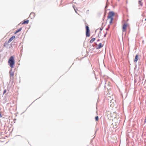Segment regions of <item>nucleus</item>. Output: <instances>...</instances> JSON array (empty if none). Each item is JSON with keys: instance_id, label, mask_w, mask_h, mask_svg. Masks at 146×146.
<instances>
[{"instance_id": "nucleus-6", "label": "nucleus", "mask_w": 146, "mask_h": 146, "mask_svg": "<svg viewBox=\"0 0 146 146\" xmlns=\"http://www.w3.org/2000/svg\"><path fill=\"white\" fill-rule=\"evenodd\" d=\"M10 77L11 78L13 79L14 72L13 71L12 69H11L9 72Z\"/></svg>"}, {"instance_id": "nucleus-1", "label": "nucleus", "mask_w": 146, "mask_h": 146, "mask_svg": "<svg viewBox=\"0 0 146 146\" xmlns=\"http://www.w3.org/2000/svg\"><path fill=\"white\" fill-rule=\"evenodd\" d=\"M115 15L114 13L112 11H110L108 13L107 20V22H109L110 25L111 24L113 20V17Z\"/></svg>"}, {"instance_id": "nucleus-20", "label": "nucleus", "mask_w": 146, "mask_h": 146, "mask_svg": "<svg viewBox=\"0 0 146 146\" xmlns=\"http://www.w3.org/2000/svg\"><path fill=\"white\" fill-rule=\"evenodd\" d=\"M100 30H101V31H102V29L101 28V29H100Z\"/></svg>"}, {"instance_id": "nucleus-16", "label": "nucleus", "mask_w": 146, "mask_h": 146, "mask_svg": "<svg viewBox=\"0 0 146 146\" xmlns=\"http://www.w3.org/2000/svg\"><path fill=\"white\" fill-rule=\"evenodd\" d=\"M95 120L96 121H97L98 120V116H96L95 117Z\"/></svg>"}, {"instance_id": "nucleus-8", "label": "nucleus", "mask_w": 146, "mask_h": 146, "mask_svg": "<svg viewBox=\"0 0 146 146\" xmlns=\"http://www.w3.org/2000/svg\"><path fill=\"white\" fill-rule=\"evenodd\" d=\"M29 22V20H24L23 22L22 23V25H23V24H24V25L27 24Z\"/></svg>"}, {"instance_id": "nucleus-4", "label": "nucleus", "mask_w": 146, "mask_h": 146, "mask_svg": "<svg viewBox=\"0 0 146 146\" xmlns=\"http://www.w3.org/2000/svg\"><path fill=\"white\" fill-rule=\"evenodd\" d=\"M129 27V25L127 23H125L122 26V31L123 32H126L127 28Z\"/></svg>"}, {"instance_id": "nucleus-3", "label": "nucleus", "mask_w": 146, "mask_h": 146, "mask_svg": "<svg viewBox=\"0 0 146 146\" xmlns=\"http://www.w3.org/2000/svg\"><path fill=\"white\" fill-rule=\"evenodd\" d=\"M116 116L117 113L115 112H110L107 116L108 119L110 120H113V118H116Z\"/></svg>"}, {"instance_id": "nucleus-14", "label": "nucleus", "mask_w": 146, "mask_h": 146, "mask_svg": "<svg viewBox=\"0 0 146 146\" xmlns=\"http://www.w3.org/2000/svg\"><path fill=\"white\" fill-rule=\"evenodd\" d=\"M9 43L8 42H5L4 44V46H6L8 45Z\"/></svg>"}, {"instance_id": "nucleus-22", "label": "nucleus", "mask_w": 146, "mask_h": 146, "mask_svg": "<svg viewBox=\"0 0 146 146\" xmlns=\"http://www.w3.org/2000/svg\"><path fill=\"white\" fill-rule=\"evenodd\" d=\"M145 21H146V18L145 19Z\"/></svg>"}, {"instance_id": "nucleus-5", "label": "nucleus", "mask_w": 146, "mask_h": 146, "mask_svg": "<svg viewBox=\"0 0 146 146\" xmlns=\"http://www.w3.org/2000/svg\"><path fill=\"white\" fill-rule=\"evenodd\" d=\"M86 36L89 37L90 36V33L89 27L88 26H86Z\"/></svg>"}, {"instance_id": "nucleus-17", "label": "nucleus", "mask_w": 146, "mask_h": 146, "mask_svg": "<svg viewBox=\"0 0 146 146\" xmlns=\"http://www.w3.org/2000/svg\"><path fill=\"white\" fill-rule=\"evenodd\" d=\"M6 92V90H4L3 91V94L5 93Z\"/></svg>"}, {"instance_id": "nucleus-18", "label": "nucleus", "mask_w": 146, "mask_h": 146, "mask_svg": "<svg viewBox=\"0 0 146 146\" xmlns=\"http://www.w3.org/2000/svg\"><path fill=\"white\" fill-rule=\"evenodd\" d=\"M106 34H107V33L106 32V33L104 35V37H105L106 36Z\"/></svg>"}, {"instance_id": "nucleus-10", "label": "nucleus", "mask_w": 146, "mask_h": 146, "mask_svg": "<svg viewBox=\"0 0 146 146\" xmlns=\"http://www.w3.org/2000/svg\"><path fill=\"white\" fill-rule=\"evenodd\" d=\"M22 29V28H21L20 29H19L17 30H16V31L15 32L14 34H15L17 33H18L20 31H21Z\"/></svg>"}, {"instance_id": "nucleus-13", "label": "nucleus", "mask_w": 146, "mask_h": 146, "mask_svg": "<svg viewBox=\"0 0 146 146\" xmlns=\"http://www.w3.org/2000/svg\"><path fill=\"white\" fill-rule=\"evenodd\" d=\"M110 103H111V104H110V106L113 107L114 106V104L113 102H111Z\"/></svg>"}, {"instance_id": "nucleus-23", "label": "nucleus", "mask_w": 146, "mask_h": 146, "mask_svg": "<svg viewBox=\"0 0 146 146\" xmlns=\"http://www.w3.org/2000/svg\"><path fill=\"white\" fill-rule=\"evenodd\" d=\"M99 36V34L98 35V36Z\"/></svg>"}, {"instance_id": "nucleus-7", "label": "nucleus", "mask_w": 146, "mask_h": 146, "mask_svg": "<svg viewBox=\"0 0 146 146\" xmlns=\"http://www.w3.org/2000/svg\"><path fill=\"white\" fill-rule=\"evenodd\" d=\"M15 36H13L11 37L9 39L8 41V42L9 43L14 39L15 38Z\"/></svg>"}, {"instance_id": "nucleus-19", "label": "nucleus", "mask_w": 146, "mask_h": 146, "mask_svg": "<svg viewBox=\"0 0 146 146\" xmlns=\"http://www.w3.org/2000/svg\"><path fill=\"white\" fill-rule=\"evenodd\" d=\"M144 122L145 123H146V116L145 118V120H144Z\"/></svg>"}, {"instance_id": "nucleus-9", "label": "nucleus", "mask_w": 146, "mask_h": 146, "mask_svg": "<svg viewBox=\"0 0 146 146\" xmlns=\"http://www.w3.org/2000/svg\"><path fill=\"white\" fill-rule=\"evenodd\" d=\"M138 54H137L135 58L134 61V62H136L138 60Z\"/></svg>"}, {"instance_id": "nucleus-21", "label": "nucleus", "mask_w": 146, "mask_h": 146, "mask_svg": "<svg viewBox=\"0 0 146 146\" xmlns=\"http://www.w3.org/2000/svg\"><path fill=\"white\" fill-rule=\"evenodd\" d=\"M101 33V31H100V33Z\"/></svg>"}, {"instance_id": "nucleus-11", "label": "nucleus", "mask_w": 146, "mask_h": 146, "mask_svg": "<svg viewBox=\"0 0 146 146\" xmlns=\"http://www.w3.org/2000/svg\"><path fill=\"white\" fill-rule=\"evenodd\" d=\"M95 38H92L90 41V42L91 43H92L95 40Z\"/></svg>"}, {"instance_id": "nucleus-2", "label": "nucleus", "mask_w": 146, "mask_h": 146, "mask_svg": "<svg viewBox=\"0 0 146 146\" xmlns=\"http://www.w3.org/2000/svg\"><path fill=\"white\" fill-rule=\"evenodd\" d=\"M8 63L11 68H13L14 67V65L15 64L14 56H12L9 58L8 61Z\"/></svg>"}, {"instance_id": "nucleus-15", "label": "nucleus", "mask_w": 146, "mask_h": 146, "mask_svg": "<svg viewBox=\"0 0 146 146\" xmlns=\"http://www.w3.org/2000/svg\"><path fill=\"white\" fill-rule=\"evenodd\" d=\"M139 4L141 6L142 5V3L141 1H139Z\"/></svg>"}, {"instance_id": "nucleus-12", "label": "nucleus", "mask_w": 146, "mask_h": 146, "mask_svg": "<svg viewBox=\"0 0 146 146\" xmlns=\"http://www.w3.org/2000/svg\"><path fill=\"white\" fill-rule=\"evenodd\" d=\"M103 46V45L102 44V43H100L98 45V48H100Z\"/></svg>"}]
</instances>
